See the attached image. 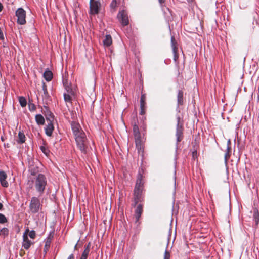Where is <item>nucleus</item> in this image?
Segmentation results:
<instances>
[{
    "instance_id": "f257e3e1",
    "label": "nucleus",
    "mask_w": 259,
    "mask_h": 259,
    "mask_svg": "<svg viewBox=\"0 0 259 259\" xmlns=\"http://www.w3.org/2000/svg\"><path fill=\"white\" fill-rule=\"evenodd\" d=\"M143 172V169L139 170L137 175L136 183L134 190L133 202L132 204L133 207H135L139 202H141L144 201V197L143 194V192L144 190V181L142 175Z\"/></svg>"
},
{
    "instance_id": "f03ea898",
    "label": "nucleus",
    "mask_w": 259,
    "mask_h": 259,
    "mask_svg": "<svg viewBox=\"0 0 259 259\" xmlns=\"http://www.w3.org/2000/svg\"><path fill=\"white\" fill-rule=\"evenodd\" d=\"M132 124L136 148L139 153H142L144 151L143 139L145 135L144 132H145L146 129V125L143 121L142 124L140 126V132L138 123L135 120L134 122H132Z\"/></svg>"
},
{
    "instance_id": "7ed1b4c3",
    "label": "nucleus",
    "mask_w": 259,
    "mask_h": 259,
    "mask_svg": "<svg viewBox=\"0 0 259 259\" xmlns=\"http://www.w3.org/2000/svg\"><path fill=\"white\" fill-rule=\"evenodd\" d=\"M73 134L78 148L79 149L81 152L85 153L87 146L85 144L87 138L85 133L82 130L80 131L79 132H76Z\"/></svg>"
},
{
    "instance_id": "20e7f679",
    "label": "nucleus",
    "mask_w": 259,
    "mask_h": 259,
    "mask_svg": "<svg viewBox=\"0 0 259 259\" xmlns=\"http://www.w3.org/2000/svg\"><path fill=\"white\" fill-rule=\"evenodd\" d=\"M47 184L46 177L42 174H38L35 178L34 185L36 191L42 194Z\"/></svg>"
},
{
    "instance_id": "39448f33",
    "label": "nucleus",
    "mask_w": 259,
    "mask_h": 259,
    "mask_svg": "<svg viewBox=\"0 0 259 259\" xmlns=\"http://www.w3.org/2000/svg\"><path fill=\"white\" fill-rule=\"evenodd\" d=\"M40 208L39 199L36 197H33L30 202L29 210L32 213H37Z\"/></svg>"
},
{
    "instance_id": "423d86ee",
    "label": "nucleus",
    "mask_w": 259,
    "mask_h": 259,
    "mask_svg": "<svg viewBox=\"0 0 259 259\" xmlns=\"http://www.w3.org/2000/svg\"><path fill=\"white\" fill-rule=\"evenodd\" d=\"M101 5L99 1H90V12L92 15L98 14L101 9Z\"/></svg>"
},
{
    "instance_id": "0eeeda50",
    "label": "nucleus",
    "mask_w": 259,
    "mask_h": 259,
    "mask_svg": "<svg viewBox=\"0 0 259 259\" xmlns=\"http://www.w3.org/2000/svg\"><path fill=\"white\" fill-rule=\"evenodd\" d=\"M16 16L17 18L18 24L24 25L26 23V11L23 8H19L16 10Z\"/></svg>"
},
{
    "instance_id": "6e6552de",
    "label": "nucleus",
    "mask_w": 259,
    "mask_h": 259,
    "mask_svg": "<svg viewBox=\"0 0 259 259\" xmlns=\"http://www.w3.org/2000/svg\"><path fill=\"white\" fill-rule=\"evenodd\" d=\"M177 125L176 131V137L177 142H180L183 138V123L181 122V118L180 116L177 117Z\"/></svg>"
},
{
    "instance_id": "1a4fd4ad",
    "label": "nucleus",
    "mask_w": 259,
    "mask_h": 259,
    "mask_svg": "<svg viewBox=\"0 0 259 259\" xmlns=\"http://www.w3.org/2000/svg\"><path fill=\"white\" fill-rule=\"evenodd\" d=\"M117 18L123 26H126L129 24L128 15L125 11L122 10L119 12L117 15Z\"/></svg>"
},
{
    "instance_id": "9d476101",
    "label": "nucleus",
    "mask_w": 259,
    "mask_h": 259,
    "mask_svg": "<svg viewBox=\"0 0 259 259\" xmlns=\"http://www.w3.org/2000/svg\"><path fill=\"white\" fill-rule=\"evenodd\" d=\"M171 47L172 49V52L174 54V60L176 62L179 58L178 54V44L174 36L171 37Z\"/></svg>"
},
{
    "instance_id": "9b49d317",
    "label": "nucleus",
    "mask_w": 259,
    "mask_h": 259,
    "mask_svg": "<svg viewBox=\"0 0 259 259\" xmlns=\"http://www.w3.org/2000/svg\"><path fill=\"white\" fill-rule=\"evenodd\" d=\"M30 231H29V229L27 228L23 235V244L22 246L24 248V249L27 250L28 249L31 245L33 244L28 238V234L29 233Z\"/></svg>"
},
{
    "instance_id": "f8f14e48",
    "label": "nucleus",
    "mask_w": 259,
    "mask_h": 259,
    "mask_svg": "<svg viewBox=\"0 0 259 259\" xmlns=\"http://www.w3.org/2000/svg\"><path fill=\"white\" fill-rule=\"evenodd\" d=\"M146 94H143L141 95L140 99V114L144 115L146 113Z\"/></svg>"
},
{
    "instance_id": "ddd939ff",
    "label": "nucleus",
    "mask_w": 259,
    "mask_h": 259,
    "mask_svg": "<svg viewBox=\"0 0 259 259\" xmlns=\"http://www.w3.org/2000/svg\"><path fill=\"white\" fill-rule=\"evenodd\" d=\"M177 106H183L185 104V100L184 97V93L182 90H179L177 96Z\"/></svg>"
},
{
    "instance_id": "4468645a",
    "label": "nucleus",
    "mask_w": 259,
    "mask_h": 259,
    "mask_svg": "<svg viewBox=\"0 0 259 259\" xmlns=\"http://www.w3.org/2000/svg\"><path fill=\"white\" fill-rule=\"evenodd\" d=\"M44 108L45 109V115L46 116V118L47 121L49 122H53L54 120V115L53 113L49 110L47 106H44Z\"/></svg>"
},
{
    "instance_id": "2eb2a0df",
    "label": "nucleus",
    "mask_w": 259,
    "mask_h": 259,
    "mask_svg": "<svg viewBox=\"0 0 259 259\" xmlns=\"http://www.w3.org/2000/svg\"><path fill=\"white\" fill-rule=\"evenodd\" d=\"M143 211V204H139L137 205L135 210V217L136 219V222H137L140 218Z\"/></svg>"
},
{
    "instance_id": "dca6fc26",
    "label": "nucleus",
    "mask_w": 259,
    "mask_h": 259,
    "mask_svg": "<svg viewBox=\"0 0 259 259\" xmlns=\"http://www.w3.org/2000/svg\"><path fill=\"white\" fill-rule=\"evenodd\" d=\"M54 130V127L53 122H49L45 128V133L48 136H51L53 131Z\"/></svg>"
},
{
    "instance_id": "f3484780",
    "label": "nucleus",
    "mask_w": 259,
    "mask_h": 259,
    "mask_svg": "<svg viewBox=\"0 0 259 259\" xmlns=\"http://www.w3.org/2000/svg\"><path fill=\"white\" fill-rule=\"evenodd\" d=\"M71 126L73 134L79 132L80 131H82L79 123L75 121H72L71 123Z\"/></svg>"
},
{
    "instance_id": "a211bd4d",
    "label": "nucleus",
    "mask_w": 259,
    "mask_h": 259,
    "mask_svg": "<svg viewBox=\"0 0 259 259\" xmlns=\"http://www.w3.org/2000/svg\"><path fill=\"white\" fill-rule=\"evenodd\" d=\"M90 250V243L89 242L87 245L85 246V249L81 256L80 259H87Z\"/></svg>"
},
{
    "instance_id": "6ab92c4d",
    "label": "nucleus",
    "mask_w": 259,
    "mask_h": 259,
    "mask_svg": "<svg viewBox=\"0 0 259 259\" xmlns=\"http://www.w3.org/2000/svg\"><path fill=\"white\" fill-rule=\"evenodd\" d=\"M18 140L17 142L18 144H23L25 142L26 137L22 131H19L18 135Z\"/></svg>"
},
{
    "instance_id": "aec40b11",
    "label": "nucleus",
    "mask_w": 259,
    "mask_h": 259,
    "mask_svg": "<svg viewBox=\"0 0 259 259\" xmlns=\"http://www.w3.org/2000/svg\"><path fill=\"white\" fill-rule=\"evenodd\" d=\"M112 43V39L110 35H106L105 39L103 40V44L105 46L109 47Z\"/></svg>"
},
{
    "instance_id": "412c9836",
    "label": "nucleus",
    "mask_w": 259,
    "mask_h": 259,
    "mask_svg": "<svg viewBox=\"0 0 259 259\" xmlns=\"http://www.w3.org/2000/svg\"><path fill=\"white\" fill-rule=\"evenodd\" d=\"M44 77L47 81H50L53 78V73L50 70H46L44 73Z\"/></svg>"
},
{
    "instance_id": "4be33fe9",
    "label": "nucleus",
    "mask_w": 259,
    "mask_h": 259,
    "mask_svg": "<svg viewBox=\"0 0 259 259\" xmlns=\"http://www.w3.org/2000/svg\"><path fill=\"white\" fill-rule=\"evenodd\" d=\"M35 120L38 125H44L45 124V119L41 114H37L35 116Z\"/></svg>"
},
{
    "instance_id": "5701e85b",
    "label": "nucleus",
    "mask_w": 259,
    "mask_h": 259,
    "mask_svg": "<svg viewBox=\"0 0 259 259\" xmlns=\"http://www.w3.org/2000/svg\"><path fill=\"white\" fill-rule=\"evenodd\" d=\"M231 148L230 146V141H228L227 143V151L225 153V158L226 161L228 160V159H229L230 155H231Z\"/></svg>"
},
{
    "instance_id": "b1692460",
    "label": "nucleus",
    "mask_w": 259,
    "mask_h": 259,
    "mask_svg": "<svg viewBox=\"0 0 259 259\" xmlns=\"http://www.w3.org/2000/svg\"><path fill=\"white\" fill-rule=\"evenodd\" d=\"M72 93H64V98L66 102L72 103V98L70 95H72Z\"/></svg>"
},
{
    "instance_id": "393cba45",
    "label": "nucleus",
    "mask_w": 259,
    "mask_h": 259,
    "mask_svg": "<svg viewBox=\"0 0 259 259\" xmlns=\"http://www.w3.org/2000/svg\"><path fill=\"white\" fill-rule=\"evenodd\" d=\"M117 0H112L110 5V7L111 9L113 12H115L116 10V8L117 7Z\"/></svg>"
},
{
    "instance_id": "a878e982",
    "label": "nucleus",
    "mask_w": 259,
    "mask_h": 259,
    "mask_svg": "<svg viewBox=\"0 0 259 259\" xmlns=\"http://www.w3.org/2000/svg\"><path fill=\"white\" fill-rule=\"evenodd\" d=\"M51 242V241L50 239H47V240L46 241L44 249V251L45 252V253H46L49 250V249L50 247Z\"/></svg>"
},
{
    "instance_id": "bb28decb",
    "label": "nucleus",
    "mask_w": 259,
    "mask_h": 259,
    "mask_svg": "<svg viewBox=\"0 0 259 259\" xmlns=\"http://www.w3.org/2000/svg\"><path fill=\"white\" fill-rule=\"evenodd\" d=\"M20 104L22 107H25L27 104L26 99L23 97H20L19 98Z\"/></svg>"
},
{
    "instance_id": "cd10ccee",
    "label": "nucleus",
    "mask_w": 259,
    "mask_h": 259,
    "mask_svg": "<svg viewBox=\"0 0 259 259\" xmlns=\"http://www.w3.org/2000/svg\"><path fill=\"white\" fill-rule=\"evenodd\" d=\"M42 90L44 91V95H42L43 98H48L49 97V94L47 91V85L45 83H43Z\"/></svg>"
},
{
    "instance_id": "c85d7f7f",
    "label": "nucleus",
    "mask_w": 259,
    "mask_h": 259,
    "mask_svg": "<svg viewBox=\"0 0 259 259\" xmlns=\"http://www.w3.org/2000/svg\"><path fill=\"white\" fill-rule=\"evenodd\" d=\"M9 233V230L7 228H3L0 230V235H3L4 237L7 236Z\"/></svg>"
},
{
    "instance_id": "c756f323",
    "label": "nucleus",
    "mask_w": 259,
    "mask_h": 259,
    "mask_svg": "<svg viewBox=\"0 0 259 259\" xmlns=\"http://www.w3.org/2000/svg\"><path fill=\"white\" fill-rule=\"evenodd\" d=\"M63 84H64V86L65 87V88L67 93H73L72 89L69 86V85L68 84V83L67 82H64Z\"/></svg>"
},
{
    "instance_id": "7c9ffc66",
    "label": "nucleus",
    "mask_w": 259,
    "mask_h": 259,
    "mask_svg": "<svg viewBox=\"0 0 259 259\" xmlns=\"http://www.w3.org/2000/svg\"><path fill=\"white\" fill-rule=\"evenodd\" d=\"M254 221L255 222V225H258V223L259 222V214H258V210H256V211L254 212Z\"/></svg>"
},
{
    "instance_id": "2f4dec72",
    "label": "nucleus",
    "mask_w": 259,
    "mask_h": 259,
    "mask_svg": "<svg viewBox=\"0 0 259 259\" xmlns=\"http://www.w3.org/2000/svg\"><path fill=\"white\" fill-rule=\"evenodd\" d=\"M40 148L41 151L45 155H47L49 154L50 151H49V149L47 148H46V147H45L44 146H40Z\"/></svg>"
},
{
    "instance_id": "473e14b6",
    "label": "nucleus",
    "mask_w": 259,
    "mask_h": 259,
    "mask_svg": "<svg viewBox=\"0 0 259 259\" xmlns=\"http://www.w3.org/2000/svg\"><path fill=\"white\" fill-rule=\"evenodd\" d=\"M7 176L4 171H0V181L5 180L7 179Z\"/></svg>"
},
{
    "instance_id": "72a5a7b5",
    "label": "nucleus",
    "mask_w": 259,
    "mask_h": 259,
    "mask_svg": "<svg viewBox=\"0 0 259 259\" xmlns=\"http://www.w3.org/2000/svg\"><path fill=\"white\" fill-rule=\"evenodd\" d=\"M7 221L6 217L3 214L0 213V223H4Z\"/></svg>"
},
{
    "instance_id": "f704fd0d",
    "label": "nucleus",
    "mask_w": 259,
    "mask_h": 259,
    "mask_svg": "<svg viewBox=\"0 0 259 259\" xmlns=\"http://www.w3.org/2000/svg\"><path fill=\"white\" fill-rule=\"evenodd\" d=\"M1 185L5 188H7L9 186V184L8 182L6 181V179L5 180L0 181Z\"/></svg>"
},
{
    "instance_id": "c9c22d12",
    "label": "nucleus",
    "mask_w": 259,
    "mask_h": 259,
    "mask_svg": "<svg viewBox=\"0 0 259 259\" xmlns=\"http://www.w3.org/2000/svg\"><path fill=\"white\" fill-rule=\"evenodd\" d=\"M28 236L31 239H34L36 236L35 232L34 231H31L28 234Z\"/></svg>"
},
{
    "instance_id": "e433bc0d",
    "label": "nucleus",
    "mask_w": 259,
    "mask_h": 259,
    "mask_svg": "<svg viewBox=\"0 0 259 259\" xmlns=\"http://www.w3.org/2000/svg\"><path fill=\"white\" fill-rule=\"evenodd\" d=\"M170 253L167 250H165L164 255V259H170Z\"/></svg>"
},
{
    "instance_id": "4c0bfd02",
    "label": "nucleus",
    "mask_w": 259,
    "mask_h": 259,
    "mask_svg": "<svg viewBox=\"0 0 259 259\" xmlns=\"http://www.w3.org/2000/svg\"><path fill=\"white\" fill-rule=\"evenodd\" d=\"M192 158L194 160L197 158V152L196 150H195L192 153Z\"/></svg>"
},
{
    "instance_id": "58836bf2",
    "label": "nucleus",
    "mask_w": 259,
    "mask_h": 259,
    "mask_svg": "<svg viewBox=\"0 0 259 259\" xmlns=\"http://www.w3.org/2000/svg\"><path fill=\"white\" fill-rule=\"evenodd\" d=\"M4 39H5V37H4L3 32L1 28H0V39L2 40H4Z\"/></svg>"
},
{
    "instance_id": "ea45409f",
    "label": "nucleus",
    "mask_w": 259,
    "mask_h": 259,
    "mask_svg": "<svg viewBox=\"0 0 259 259\" xmlns=\"http://www.w3.org/2000/svg\"><path fill=\"white\" fill-rule=\"evenodd\" d=\"M54 234V231L50 232V235H49V237H48L47 239H50L51 241L52 238H53V237Z\"/></svg>"
},
{
    "instance_id": "a19ab883",
    "label": "nucleus",
    "mask_w": 259,
    "mask_h": 259,
    "mask_svg": "<svg viewBox=\"0 0 259 259\" xmlns=\"http://www.w3.org/2000/svg\"><path fill=\"white\" fill-rule=\"evenodd\" d=\"M29 109L30 110H35V106L34 105V104H32L31 105H29Z\"/></svg>"
},
{
    "instance_id": "79ce46f5",
    "label": "nucleus",
    "mask_w": 259,
    "mask_h": 259,
    "mask_svg": "<svg viewBox=\"0 0 259 259\" xmlns=\"http://www.w3.org/2000/svg\"><path fill=\"white\" fill-rule=\"evenodd\" d=\"M67 259H75L74 255L73 254H70Z\"/></svg>"
},
{
    "instance_id": "37998d69",
    "label": "nucleus",
    "mask_w": 259,
    "mask_h": 259,
    "mask_svg": "<svg viewBox=\"0 0 259 259\" xmlns=\"http://www.w3.org/2000/svg\"><path fill=\"white\" fill-rule=\"evenodd\" d=\"M3 8V6L2 4V3H0V12L2 11Z\"/></svg>"
},
{
    "instance_id": "c03bdc74",
    "label": "nucleus",
    "mask_w": 259,
    "mask_h": 259,
    "mask_svg": "<svg viewBox=\"0 0 259 259\" xmlns=\"http://www.w3.org/2000/svg\"><path fill=\"white\" fill-rule=\"evenodd\" d=\"M159 2L160 3V4H162L163 3H164L165 2V0H158Z\"/></svg>"
},
{
    "instance_id": "a18cd8bd",
    "label": "nucleus",
    "mask_w": 259,
    "mask_h": 259,
    "mask_svg": "<svg viewBox=\"0 0 259 259\" xmlns=\"http://www.w3.org/2000/svg\"><path fill=\"white\" fill-rule=\"evenodd\" d=\"M3 207V204L1 203H0V210L2 209Z\"/></svg>"
},
{
    "instance_id": "49530a36",
    "label": "nucleus",
    "mask_w": 259,
    "mask_h": 259,
    "mask_svg": "<svg viewBox=\"0 0 259 259\" xmlns=\"http://www.w3.org/2000/svg\"><path fill=\"white\" fill-rule=\"evenodd\" d=\"M258 91V93L257 98V101H259V91Z\"/></svg>"
},
{
    "instance_id": "de8ad7c7",
    "label": "nucleus",
    "mask_w": 259,
    "mask_h": 259,
    "mask_svg": "<svg viewBox=\"0 0 259 259\" xmlns=\"http://www.w3.org/2000/svg\"><path fill=\"white\" fill-rule=\"evenodd\" d=\"M144 119H146V117H142V120H144Z\"/></svg>"
},
{
    "instance_id": "09e8293b",
    "label": "nucleus",
    "mask_w": 259,
    "mask_h": 259,
    "mask_svg": "<svg viewBox=\"0 0 259 259\" xmlns=\"http://www.w3.org/2000/svg\"><path fill=\"white\" fill-rule=\"evenodd\" d=\"M74 248H75V249H76V245L75 246V247H74Z\"/></svg>"
},
{
    "instance_id": "8fccbe9b",
    "label": "nucleus",
    "mask_w": 259,
    "mask_h": 259,
    "mask_svg": "<svg viewBox=\"0 0 259 259\" xmlns=\"http://www.w3.org/2000/svg\"><path fill=\"white\" fill-rule=\"evenodd\" d=\"M258 91H259V86H258Z\"/></svg>"
}]
</instances>
